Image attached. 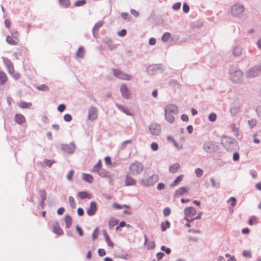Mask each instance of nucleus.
Returning a JSON list of instances; mask_svg holds the SVG:
<instances>
[{"mask_svg":"<svg viewBox=\"0 0 261 261\" xmlns=\"http://www.w3.org/2000/svg\"><path fill=\"white\" fill-rule=\"evenodd\" d=\"M97 173L101 177H109L110 176V172L104 169H101Z\"/></svg>","mask_w":261,"mask_h":261,"instance_id":"obj_29","label":"nucleus"},{"mask_svg":"<svg viewBox=\"0 0 261 261\" xmlns=\"http://www.w3.org/2000/svg\"><path fill=\"white\" fill-rule=\"evenodd\" d=\"M113 71L114 75L120 79L130 81L133 79L132 75L125 73L120 70L113 69Z\"/></svg>","mask_w":261,"mask_h":261,"instance_id":"obj_10","label":"nucleus"},{"mask_svg":"<svg viewBox=\"0 0 261 261\" xmlns=\"http://www.w3.org/2000/svg\"><path fill=\"white\" fill-rule=\"evenodd\" d=\"M121 16L124 20H127L128 21H130L132 20L131 16L127 12L121 13Z\"/></svg>","mask_w":261,"mask_h":261,"instance_id":"obj_42","label":"nucleus"},{"mask_svg":"<svg viewBox=\"0 0 261 261\" xmlns=\"http://www.w3.org/2000/svg\"><path fill=\"white\" fill-rule=\"evenodd\" d=\"M161 249L162 251H165V253L167 254H169L171 252V250L170 248H166V246H162L161 247Z\"/></svg>","mask_w":261,"mask_h":261,"instance_id":"obj_57","label":"nucleus"},{"mask_svg":"<svg viewBox=\"0 0 261 261\" xmlns=\"http://www.w3.org/2000/svg\"><path fill=\"white\" fill-rule=\"evenodd\" d=\"M170 226V222L166 220L165 222H162L161 224V229L162 231H165Z\"/></svg>","mask_w":261,"mask_h":261,"instance_id":"obj_34","label":"nucleus"},{"mask_svg":"<svg viewBox=\"0 0 261 261\" xmlns=\"http://www.w3.org/2000/svg\"><path fill=\"white\" fill-rule=\"evenodd\" d=\"M116 105L117 108L119 110L123 112V113L126 114L127 115H128V116L132 115V113L130 112V111L128 109H126V108H124L122 106L118 105V104H116Z\"/></svg>","mask_w":261,"mask_h":261,"instance_id":"obj_31","label":"nucleus"},{"mask_svg":"<svg viewBox=\"0 0 261 261\" xmlns=\"http://www.w3.org/2000/svg\"><path fill=\"white\" fill-rule=\"evenodd\" d=\"M66 109V106L64 104H60L58 106L57 110L60 112H63Z\"/></svg>","mask_w":261,"mask_h":261,"instance_id":"obj_61","label":"nucleus"},{"mask_svg":"<svg viewBox=\"0 0 261 261\" xmlns=\"http://www.w3.org/2000/svg\"><path fill=\"white\" fill-rule=\"evenodd\" d=\"M60 5L65 8H68L70 6V3L69 0H58Z\"/></svg>","mask_w":261,"mask_h":261,"instance_id":"obj_37","label":"nucleus"},{"mask_svg":"<svg viewBox=\"0 0 261 261\" xmlns=\"http://www.w3.org/2000/svg\"><path fill=\"white\" fill-rule=\"evenodd\" d=\"M203 149L207 153H213L219 149V145L217 142L208 141L203 143Z\"/></svg>","mask_w":261,"mask_h":261,"instance_id":"obj_3","label":"nucleus"},{"mask_svg":"<svg viewBox=\"0 0 261 261\" xmlns=\"http://www.w3.org/2000/svg\"><path fill=\"white\" fill-rule=\"evenodd\" d=\"M165 111L172 113L173 115H176L178 112V109L175 105H168L165 107Z\"/></svg>","mask_w":261,"mask_h":261,"instance_id":"obj_15","label":"nucleus"},{"mask_svg":"<svg viewBox=\"0 0 261 261\" xmlns=\"http://www.w3.org/2000/svg\"><path fill=\"white\" fill-rule=\"evenodd\" d=\"M171 213V210L169 207H166L163 210V215L165 217H168Z\"/></svg>","mask_w":261,"mask_h":261,"instance_id":"obj_55","label":"nucleus"},{"mask_svg":"<svg viewBox=\"0 0 261 261\" xmlns=\"http://www.w3.org/2000/svg\"><path fill=\"white\" fill-rule=\"evenodd\" d=\"M158 180L157 176L153 175L145 179H142L140 181V184L145 187H150L153 185Z\"/></svg>","mask_w":261,"mask_h":261,"instance_id":"obj_9","label":"nucleus"},{"mask_svg":"<svg viewBox=\"0 0 261 261\" xmlns=\"http://www.w3.org/2000/svg\"><path fill=\"white\" fill-rule=\"evenodd\" d=\"M97 117V109L94 107H90L88 110V119L90 120H94Z\"/></svg>","mask_w":261,"mask_h":261,"instance_id":"obj_14","label":"nucleus"},{"mask_svg":"<svg viewBox=\"0 0 261 261\" xmlns=\"http://www.w3.org/2000/svg\"><path fill=\"white\" fill-rule=\"evenodd\" d=\"M183 178V175H180L176 177V178L170 185V187H173L177 185Z\"/></svg>","mask_w":261,"mask_h":261,"instance_id":"obj_35","label":"nucleus"},{"mask_svg":"<svg viewBox=\"0 0 261 261\" xmlns=\"http://www.w3.org/2000/svg\"><path fill=\"white\" fill-rule=\"evenodd\" d=\"M119 221L115 218H111L109 221V227L110 229H113V227L118 223Z\"/></svg>","mask_w":261,"mask_h":261,"instance_id":"obj_32","label":"nucleus"},{"mask_svg":"<svg viewBox=\"0 0 261 261\" xmlns=\"http://www.w3.org/2000/svg\"><path fill=\"white\" fill-rule=\"evenodd\" d=\"M39 194L40 196V200L42 201H45L47 196V194L45 191L43 189H41L39 190Z\"/></svg>","mask_w":261,"mask_h":261,"instance_id":"obj_43","label":"nucleus"},{"mask_svg":"<svg viewBox=\"0 0 261 261\" xmlns=\"http://www.w3.org/2000/svg\"><path fill=\"white\" fill-rule=\"evenodd\" d=\"M146 71L148 74L154 75L160 72H162L163 69L162 64H155L149 65L146 69Z\"/></svg>","mask_w":261,"mask_h":261,"instance_id":"obj_7","label":"nucleus"},{"mask_svg":"<svg viewBox=\"0 0 261 261\" xmlns=\"http://www.w3.org/2000/svg\"><path fill=\"white\" fill-rule=\"evenodd\" d=\"M151 148L153 151H156L159 148V145L158 143L153 142L151 144Z\"/></svg>","mask_w":261,"mask_h":261,"instance_id":"obj_64","label":"nucleus"},{"mask_svg":"<svg viewBox=\"0 0 261 261\" xmlns=\"http://www.w3.org/2000/svg\"><path fill=\"white\" fill-rule=\"evenodd\" d=\"M120 91L121 93L122 96L123 98L128 99L129 98L130 96L131 95V92L130 90H128L126 85L125 84H122L121 85L120 88Z\"/></svg>","mask_w":261,"mask_h":261,"instance_id":"obj_13","label":"nucleus"},{"mask_svg":"<svg viewBox=\"0 0 261 261\" xmlns=\"http://www.w3.org/2000/svg\"><path fill=\"white\" fill-rule=\"evenodd\" d=\"M106 44L108 45V48L110 50H112L116 48V46L114 44L111 39H108L106 41Z\"/></svg>","mask_w":261,"mask_h":261,"instance_id":"obj_36","label":"nucleus"},{"mask_svg":"<svg viewBox=\"0 0 261 261\" xmlns=\"http://www.w3.org/2000/svg\"><path fill=\"white\" fill-rule=\"evenodd\" d=\"M227 201H231V206L232 207L236 206L237 204V200L234 197H231Z\"/></svg>","mask_w":261,"mask_h":261,"instance_id":"obj_60","label":"nucleus"},{"mask_svg":"<svg viewBox=\"0 0 261 261\" xmlns=\"http://www.w3.org/2000/svg\"><path fill=\"white\" fill-rule=\"evenodd\" d=\"M195 173L198 177H200L202 176L203 171L201 169L198 168L195 169Z\"/></svg>","mask_w":261,"mask_h":261,"instance_id":"obj_51","label":"nucleus"},{"mask_svg":"<svg viewBox=\"0 0 261 261\" xmlns=\"http://www.w3.org/2000/svg\"><path fill=\"white\" fill-rule=\"evenodd\" d=\"M189 189V188L188 187H180L176 190L174 196H176V195H182L184 193L187 192Z\"/></svg>","mask_w":261,"mask_h":261,"instance_id":"obj_22","label":"nucleus"},{"mask_svg":"<svg viewBox=\"0 0 261 261\" xmlns=\"http://www.w3.org/2000/svg\"><path fill=\"white\" fill-rule=\"evenodd\" d=\"M101 162L100 160H99L98 162L94 166L92 172L97 173L101 170Z\"/></svg>","mask_w":261,"mask_h":261,"instance_id":"obj_33","label":"nucleus"},{"mask_svg":"<svg viewBox=\"0 0 261 261\" xmlns=\"http://www.w3.org/2000/svg\"><path fill=\"white\" fill-rule=\"evenodd\" d=\"M77 196L81 199H84L85 198L91 199V195L86 191H81L77 193Z\"/></svg>","mask_w":261,"mask_h":261,"instance_id":"obj_21","label":"nucleus"},{"mask_svg":"<svg viewBox=\"0 0 261 261\" xmlns=\"http://www.w3.org/2000/svg\"><path fill=\"white\" fill-rule=\"evenodd\" d=\"M6 41L10 45H16L17 44V42L15 41L10 36H8L7 37Z\"/></svg>","mask_w":261,"mask_h":261,"instance_id":"obj_41","label":"nucleus"},{"mask_svg":"<svg viewBox=\"0 0 261 261\" xmlns=\"http://www.w3.org/2000/svg\"><path fill=\"white\" fill-rule=\"evenodd\" d=\"M74 174V171L73 170H71L69 171L67 175V179L68 180H71L72 179V176Z\"/></svg>","mask_w":261,"mask_h":261,"instance_id":"obj_63","label":"nucleus"},{"mask_svg":"<svg viewBox=\"0 0 261 261\" xmlns=\"http://www.w3.org/2000/svg\"><path fill=\"white\" fill-rule=\"evenodd\" d=\"M37 89L41 91H47L49 90L48 87L45 84H41L37 87Z\"/></svg>","mask_w":261,"mask_h":261,"instance_id":"obj_44","label":"nucleus"},{"mask_svg":"<svg viewBox=\"0 0 261 261\" xmlns=\"http://www.w3.org/2000/svg\"><path fill=\"white\" fill-rule=\"evenodd\" d=\"M249 127L252 128L256 125V120L254 119H251L248 121Z\"/></svg>","mask_w":261,"mask_h":261,"instance_id":"obj_54","label":"nucleus"},{"mask_svg":"<svg viewBox=\"0 0 261 261\" xmlns=\"http://www.w3.org/2000/svg\"><path fill=\"white\" fill-rule=\"evenodd\" d=\"M15 120L16 122L19 124H22L25 120L24 117L22 115L18 114L15 115Z\"/></svg>","mask_w":261,"mask_h":261,"instance_id":"obj_24","label":"nucleus"},{"mask_svg":"<svg viewBox=\"0 0 261 261\" xmlns=\"http://www.w3.org/2000/svg\"><path fill=\"white\" fill-rule=\"evenodd\" d=\"M102 24L103 22L101 21H99L97 23H96L94 26L93 27L92 29V33L94 37H96V34H97L98 30L101 27Z\"/></svg>","mask_w":261,"mask_h":261,"instance_id":"obj_19","label":"nucleus"},{"mask_svg":"<svg viewBox=\"0 0 261 261\" xmlns=\"http://www.w3.org/2000/svg\"><path fill=\"white\" fill-rule=\"evenodd\" d=\"M143 168L144 166L139 162L133 163L129 167L130 173L135 175L140 174L142 172Z\"/></svg>","mask_w":261,"mask_h":261,"instance_id":"obj_6","label":"nucleus"},{"mask_svg":"<svg viewBox=\"0 0 261 261\" xmlns=\"http://www.w3.org/2000/svg\"><path fill=\"white\" fill-rule=\"evenodd\" d=\"M147 249L149 250H152L155 247V244L154 242L153 241H150L148 242V243L146 244Z\"/></svg>","mask_w":261,"mask_h":261,"instance_id":"obj_49","label":"nucleus"},{"mask_svg":"<svg viewBox=\"0 0 261 261\" xmlns=\"http://www.w3.org/2000/svg\"><path fill=\"white\" fill-rule=\"evenodd\" d=\"M55 162L54 160H50L48 159H45L44 160V163L49 167H50Z\"/></svg>","mask_w":261,"mask_h":261,"instance_id":"obj_53","label":"nucleus"},{"mask_svg":"<svg viewBox=\"0 0 261 261\" xmlns=\"http://www.w3.org/2000/svg\"><path fill=\"white\" fill-rule=\"evenodd\" d=\"M230 112L232 116H236L239 112V108L237 107H234L230 109Z\"/></svg>","mask_w":261,"mask_h":261,"instance_id":"obj_46","label":"nucleus"},{"mask_svg":"<svg viewBox=\"0 0 261 261\" xmlns=\"http://www.w3.org/2000/svg\"><path fill=\"white\" fill-rule=\"evenodd\" d=\"M136 184V181L135 179L130 177L128 175L126 176L125 180V186H135Z\"/></svg>","mask_w":261,"mask_h":261,"instance_id":"obj_18","label":"nucleus"},{"mask_svg":"<svg viewBox=\"0 0 261 261\" xmlns=\"http://www.w3.org/2000/svg\"><path fill=\"white\" fill-rule=\"evenodd\" d=\"M229 75L230 80L233 83H239L242 81L243 73L237 66L230 67Z\"/></svg>","mask_w":261,"mask_h":261,"instance_id":"obj_2","label":"nucleus"},{"mask_svg":"<svg viewBox=\"0 0 261 261\" xmlns=\"http://www.w3.org/2000/svg\"><path fill=\"white\" fill-rule=\"evenodd\" d=\"M217 119V115L214 113H211L208 116V120L211 122H214Z\"/></svg>","mask_w":261,"mask_h":261,"instance_id":"obj_50","label":"nucleus"},{"mask_svg":"<svg viewBox=\"0 0 261 261\" xmlns=\"http://www.w3.org/2000/svg\"><path fill=\"white\" fill-rule=\"evenodd\" d=\"M82 179L90 184L92 183L93 181V176L91 174L88 173H83Z\"/></svg>","mask_w":261,"mask_h":261,"instance_id":"obj_20","label":"nucleus"},{"mask_svg":"<svg viewBox=\"0 0 261 261\" xmlns=\"http://www.w3.org/2000/svg\"><path fill=\"white\" fill-rule=\"evenodd\" d=\"M181 5V3L177 2V3H175L174 4H173V5L172 6V9L174 10L177 11L180 8Z\"/></svg>","mask_w":261,"mask_h":261,"instance_id":"obj_58","label":"nucleus"},{"mask_svg":"<svg viewBox=\"0 0 261 261\" xmlns=\"http://www.w3.org/2000/svg\"><path fill=\"white\" fill-rule=\"evenodd\" d=\"M182 9H183V11L185 13H187L189 12V11L190 10V7H189V5L187 3H185L183 4Z\"/></svg>","mask_w":261,"mask_h":261,"instance_id":"obj_59","label":"nucleus"},{"mask_svg":"<svg viewBox=\"0 0 261 261\" xmlns=\"http://www.w3.org/2000/svg\"><path fill=\"white\" fill-rule=\"evenodd\" d=\"M149 130L153 136H159L161 133V126L159 123L151 122L149 125Z\"/></svg>","mask_w":261,"mask_h":261,"instance_id":"obj_8","label":"nucleus"},{"mask_svg":"<svg viewBox=\"0 0 261 261\" xmlns=\"http://www.w3.org/2000/svg\"><path fill=\"white\" fill-rule=\"evenodd\" d=\"M7 81L6 74L3 71H0V84L4 85Z\"/></svg>","mask_w":261,"mask_h":261,"instance_id":"obj_28","label":"nucleus"},{"mask_svg":"<svg viewBox=\"0 0 261 261\" xmlns=\"http://www.w3.org/2000/svg\"><path fill=\"white\" fill-rule=\"evenodd\" d=\"M65 227L66 228L69 229L72 223V220L71 216L69 215H66L65 218Z\"/></svg>","mask_w":261,"mask_h":261,"instance_id":"obj_25","label":"nucleus"},{"mask_svg":"<svg viewBox=\"0 0 261 261\" xmlns=\"http://www.w3.org/2000/svg\"><path fill=\"white\" fill-rule=\"evenodd\" d=\"M244 9L243 5L240 3L236 4L231 7V14L234 17L240 18L243 16Z\"/></svg>","mask_w":261,"mask_h":261,"instance_id":"obj_4","label":"nucleus"},{"mask_svg":"<svg viewBox=\"0 0 261 261\" xmlns=\"http://www.w3.org/2000/svg\"><path fill=\"white\" fill-rule=\"evenodd\" d=\"M103 235L105 237V241L107 242L108 245L112 248L114 247V244L111 241L109 234L106 229L102 230Z\"/></svg>","mask_w":261,"mask_h":261,"instance_id":"obj_17","label":"nucleus"},{"mask_svg":"<svg viewBox=\"0 0 261 261\" xmlns=\"http://www.w3.org/2000/svg\"><path fill=\"white\" fill-rule=\"evenodd\" d=\"M61 149L67 153L73 154L76 149V146L74 142H70L69 144H63Z\"/></svg>","mask_w":261,"mask_h":261,"instance_id":"obj_11","label":"nucleus"},{"mask_svg":"<svg viewBox=\"0 0 261 261\" xmlns=\"http://www.w3.org/2000/svg\"><path fill=\"white\" fill-rule=\"evenodd\" d=\"M76 56L77 57L83 58L84 56V48L83 47L81 46L79 48L77 51L76 53Z\"/></svg>","mask_w":261,"mask_h":261,"instance_id":"obj_39","label":"nucleus"},{"mask_svg":"<svg viewBox=\"0 0 261 261\" xmlns=\"http://www.w3.org/2000/svg\"><path fill=\"white\" fill-rule=\"evenodd\" d=\"M165 116L166 120L170 123H172L174 121V117L173 114L165 111Z\"/></svg>","mask_w":261,"mask_h":261,"instance_id":"obj_27","label":"nucleus"},{"mask_svg":"<svg viewBox=\"0 0 261 261\" xmlns=\"http://www.w3.org/2000/svg\"><path fill=\"white\" fill-rule=\"evenodd\" d=\"M185 217L193 216L196 214V210L192 206H190L185 208L184 211Z\"/></svg>","mask_w":261,"mask_h":261,"instance_id":"obj_16","label":"nucleus"},{"mask_svg":"<svg viewBox=\"0 0 261 261\" xmlns=\"http://www.w3.org/2000/svg\"><path fill=\"white\" fill-rule=\"evenodd\" d=\"M242 52V48L240 45L234 46L232 49V54L235 56H239Z\"/></svg>","mask_w":261,"mask_h":261,"instance_id":"obj_23","label":"nucleus"},{"mask_svg":"<svg viewBox=\"0 0 261 261\" xmlns=\"http://www.w3.org/2000/svg\"><path fill=\"white\" fill-rule=\"evenodd\" d=\"M171 37V34L169 32L165 33L162 37V40L163 42L167 41Z\"/></svg>","mask_w":261,"mask_h":261,"instance_id":"obj_45","label":"nucleus"},{"mask_svg":"<svg viewBox=\"0 0 261 261\" xmlns=\"http://www.w3.org/2000/svg\"><path fill=\"white\" fill-rule=\"evenodd\" d=\"M98 228H96L92 233V238L93 240H95L98 237Z\"/></svg>","mask_w":261,"mask_h":261,"instance_id":"obj_56","label":"nucleus"},{"mask_svg":"<svg viewBox=\"0 0 261 261\" xmlns=\"http://www.w3.org/2000/svg\"><path fill=\"white\" fill-rule=\"evenodd\" d=\"M3 61H4V63L7 66V67L8 68L11 67L13 70V71H14L13 66L12 65V62L10 61V60L9 59L5 58V57H3Z\"/></svg>","mask_w":261,"mask_h":261,"instance_id":"obj_40","label":"nucleus"},{"mask_svg":"<svg viewBox=\"0 0 261 261\" xmlns=\"http://www.w3.org/2000/svg\"><path fill=\"white\" fill-rule=\"evenodd\" d=\"M64 120L66 122H69L72 120V116L69 114H66L64 116Z\"/></svg>","mask_w":261,"mask_h":261,"instance_id":"obj_62","label":"nucleus"},{"mask_svg":"<svg viewBox=\"0 0 261 261\" xmlns=\"http://www.w3.org/2000/svg\"><path fill=\"white\" fill-rule=\"evenodd\" d=\"M86 3V0H78L74 3L75 7H80L84 5Z\"/></svg>","mask_w":261,"mask_h":261,"instance_id":"obj_47","label":"nucleus"},{"mask_svg":"<svg viewBox=\"0 0 261 261\" xmlns=\"http://www.w3.org/2000/svg\"><path fill=\"white\" fill-rule=\"evenodd\" d=\"M261 73V64H259L249 69L246 73L248 78H254Z\"/></svg>","mask_w":261,"mask_h":261,"instance_id":"obj_5","label":"nucleus"},{"mask_svg":"<svg viewBox=\"0 0 261 261\" xmlns=\"http://www.w3.org/2000/svg\"><path fill=\"white\" fill-rule=\"evenodd\" d=\"M53 232L59 235H62L63 234V230L60 228V227L57 225V226H55L53 229Z\"/></svg>","mask_w":261,"mask_h":261,"instance_id":"obj_38","label":"nucleus"},{"mask_svg":"<svg viewBox=\"0 0 261 261\" xmlns=\"http://www.w3.org/2000/svg\"><path fill=\"white\" fill-rule=\"evenodd\" d=\"M69 202L71 207L73 208H75L76 203L74 201V199L72 196H69Z\"/></svg>","mask_w":261,"mask_h":261,"instance_id":"obj_48","label":"nucleus"},{"mask_svg":"<svg viewBox=\"0 0 261 261\" xmlns=\"http://www.w3.org/2000/svg\"><path fill=\"white\" fill-rule=\"evenodd\" d=\"M210 181H211V183L212 184V186L213 188H219L220 187V185L219 183L216 184L215 179H214V178L213 177H211L210 178Z\"/></svg>","mask_w":261,"mask_h":261,"instance_id":"obj_52","label":"nucleus"},{"mask_svg":"<svg viewBox=\"0 0 261 261\" xmlns=\"http://www.w3.org/2000/svg\"><path fill=\"white\" fill-rule=\"evenodd\" d=\"M32 105V104L31 102H27L24 101H21L18 104L19 107L22 109L30 108Z\"/></svg>","mask_w":261,"mask_h":261,"instance_id":"obj_30","label":"nucleus"},{"mask_svg":"<svg viewBox=\"0 0 261 261\" xmlns=\"http://www.w3.org/2000/svg\"><path fill=\"white\" fill-rule=\"evenodd\" d=\"M97 211V203L95 201H92L90 203V206L87 210V214L89 216H94Z\"/></svg>","mask_w":261,"mask_h":261,"instance_id":"obj_12","label":"nucleus"},{"mask_svg":"<svg viewBox=\"0 0 261 261\" xmlns=\"http://www.w3.org/2000/svg\"><path fill=\"white\" fill-rule=\"evenodd\" d=\"M179 168H180L179 164L176 163L171 165L169 167V170L170 172L174 173H176V172H177V171L178 170V169Z\"/></svg>","mask_w":261,"mask_h":261,"instance_id":"obj_26","label":"nucleus"},{"mask_svg":"<svg viewBox=\"0 0 261 261\" xmlns=\"http://www.w3.org/2000/svg\"><path fill=\"white\" fill-rule=\"evenodd\" d=\"M221 143L228 151H232L237 149L238 144L237 141L233 138L223 136Z\"/></svg>","mask_w":261,"mask_h":261,"instance_id":"obj_1","label":"nucleus"}]
</instances>
